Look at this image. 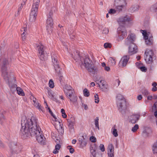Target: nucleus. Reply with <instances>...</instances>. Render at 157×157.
<instances>
[{
  "mask_svg": "<svg viewBox=\"0 0 157 157\" xmlns=\"http://www.w3.org/2000/svg\"><path fill=\"white\" fill-rule=\"evenodd\" d=\"M112 134L115 137H117L118 136L117 131L116 129L114 128L112 132Z\"/></svg>",
  "mask_w": 157,
  "mask_h": 157,
  "instance_id": "obj_46",
  "label": "nucleus"
},
{
  "mask_svg": "<svg viewBox=\"0 0 157 157\" xmlns=\"http://www.w3.org/2000/svg\"><path fill=\"white\" fill-rule=\"evenodd\" d=\"M9 145L12 153H18L20 152L22 148V146L19 144H15L12 142Z\"/></svg>",
  "mask_w": 157,
  "mask_h": 157,
  "instance_id": "obj_13",
  "label": "nucleus"
},
{
  "mask_svg": "<svg viewBox=\"0 0 157 157\" xmlns=\"http://www.w3.org/2000/svg\"><path fill=\"white\" fill-rule=\"evenodd\" d=\"M116 12V10L112 9H110L109 11V13L111 14L115 13Z\"/></svg>",
  "mask_w": 157,
  "mask_h": 157,
  "instance_id": "obj_52",
  "label": "nucleus"
},
{
  "mask_svg": "<svg viewBox=\"0 0 157 157\" xmlns=\"http://www.w3.org/2000/svg\"><path fill=\"white\" fill-rule=\"evenodd\" d=\"M49 86L51 88H52L54 86V83L52 79H50L49 82Z\"/></svg>",
  "mask_w": 157,
  "mask_h": 157,
  "instance_id": "obj_41",
  "label": "nucleus"
},
{
  "mask_svg": "<svg viewBox=\"0 0 157 157\" xmlns=\"http://www.w3.org/2000/svg\"><path fill=\"white\" fill-rule=\"evenodd\" d=\"M131 20L130 17L126 15L124 17H121L119 18L118 21L120 24L124 25L126 22H129Z\"/></svg>",
  "mask_w": 157,
  "mask_h": 157,
  "instance_id": "obj_16",
  "label": "nucleus"
},
{
  "mask_svg": "<svg viewBox=\"0 0 157 157\" xmlns=\"http://www.w3.org/2000/svg\"><path fill=\"white\" fill-rule=\"evenodd\" d=\"M130 59L129 55H125L123 56L119 62V67H125Z\"/></svg>",
  "mask_w": 157,
  "mask_h": 157,
  "instance_id": "obj_15",
  "label": "nucleus"
},
{
  "mask_svg": "<svg viewBox=\"0 0 157 157\" xmlns=\"http://www.w3.org/2000/svg\"><path fill=\"white\" fill-rule=\"evenodd\" d=\"M115 85L117 86V87L118 86L121 82V81L118 79H117L115 80Z\"/></svg>",
  "mask_w": 157,
  "mask_h": 157,
  "instance_id": "obj_53",
  "label": "nucleus"
},
{
  "mask_svg": "<svg viewBox=\"0 0 157 157\" xmlns=\"http://www.w3.org/2000/svg\"><path fill=\"white\" fill-rule=\"evenodd\" d=\"M145 42L146 44L147 45H151L153 43V37L151 35L149 36L147 38H145Z\"/></svg>",
  "mask_w": 157,
  "mask_h": 157,
  "instance_id": "obj_21",
  "label": "nucleus"
},
{
  "mask_svg": "<svg viewBox=\"0 0 157 157\" xmlns=\"http://www.w3.org/2000/svg\"><path fill=\"white\" fill-rule=\"evenodd\" d=\"M59 80L61 84L63 83V76H59Z\"/></svg>",
  "mask_w": 157,
  "mask_h": 157,
  "instance_id": "obj_56",
  "label": "nucleus"
},
{
  "mask_svg": "<svg viewBox=\"0 0 157 157\" xmlns=\"http://www.w3.org/2000/svg\"><path fill=\"white\" fill-rule=\"evenodd\" d=\"M108 157H114V147L112 144H109L108 147Z\"/></svg>",
  "mask_w": 157,
  "mask_h": 157,
  "instance_id": "obj_17",
  "label": "nucleus"
},
{
  "mask_svg": "<svg viewBox=\"0 0 157 157\" xmlns=\"http://www.w3.org/2000/svg\"><path fill=\"white\" fill-rule=\"evenodd\" d=\"M67 148L68 149H69L70 152L71 153H73L75 151L74 149L72 148L71 146H68Z\"/></svg>",
  "mask_w": 157,
  "mask_h": 157,
  "instance_id": "obj_45",
  "label": "nucleus"
},
{
  "mask_svg": "<svg viewBox=\"0 0 157 157\" xmlns=\"http://www.w3.org/2000/svg\"><path fill=\"white\" fill-rule=\"evenodd\" d=\"M61 121V120H60L59 121V123L60 128L59 130V134L62 135L63 134L64 132V128L63 127V125L62 124L60 123V121Z\"/></svg>",
  "mask_w": 157,
  "mask_h": 157,
  "instance_id": "obj_25",
  "label": "nucleus"
},
{
  "mask_svg": "<svg viewBox=\"0 0 157 157\" xmlns=\"http://www.w3.org/2000/svg\"><path fill=\"white\" fill-rule=\"evenodd\" d=\"M148 131L149 130L147 129H145L143 131L142 134L144 137H147L149 136V132Z\"/></svg>",
  "mask_w": 157,
  "mask_h": 157,
  "instance_id": "obj_32",
  "label": "nucleus"
},
{
  "mask_svg": "<svg viewBox=\"0 0 157 157\" xmlns=\"http://www.w3.org/2000/svg\"><path fill=\"white\" fill-rule=\"evenodd\" d=\"M48 111L50 113L51 115V116H52L54 118L55 121H57V118L55 117V115L53 114L50 109L49 107H48Z\"/></svg>",
  "mask_w": 157,
  "mask_h": 157,
  "instance_id": "obj_39",
  "label": "nucleus"
},
{
  "mask_svg": "<svg viewBox=\"0 0 157 157\" xmlns=\"http://www.w3.org/2000/svg\"><path fill=\"white\" fill-rule=\"evenodd\" d=\"M53 15V11L51 10L48 16V18L46 20L47 29L48 31H52L53 27V21L52 17Z\"/></svg>",
  "mask_w": 157,
  "mask_h": 157,
  "instance_id": "obj_11",
  "label": "nucleus"
},
{
  "mask_svg": "<svg viewBox=\"0 0 157 157\" xmlns=\"http://www.w3.org/2000/svg\"><path fill=\"white\" fill-rule=\"evenodd\" d=\"M152 109L153 112L157 111V101L154 103L152 107Z\"/></svg>",
  "mask_w": 157,
  "mask_h": 157,
  "instance_id": "obj_40",
  "label": "nucleus"
},
{
  "mask_svg": "<svg viewBox=\"0 0 157 157\" xmlns=\"http://www.w3.org/2000/svg\"><path fill=\"white\" fill-rule=\"evenodd\" d=\"M62 116L64 118H65L67 117V115L65 113H62Z\"/></svg>",
  "mask_w": 157,
  "mask_h": 157,
  "instance_id": "obj_64",
  "label": "nucleus"
},
{
  "mask_svg": "<svg viewBox=\"0 0 157 157\" xmlns=\"http://www.w3.org/2000/svg\"><path fill=\"white\" fill-rule=\"evenodd\" d=\"M104 46L105 48H110L111 47V44L108 43H105Z\"/></svg>",
  "mask_w": 157,
  "mask_h": 157,
  "instance_id": "obj_47",
  "label": "nucleus"
},
{
  "mask_svg": "<svg viewBox=\"0 0 157 157\" xmlns=\"http://www.w3.org/2000/svg\"><path fill=\"white\" fill-rule=\"evenodd\" d=\"M100 82V83H101L102 85V87H101V89H102L104 88L107 89V87L105 86V82L104 81V80H101Z\"/></svg>",
  "mask_w": 157,
  "mask_h": 157,
  "instance_id": "obj_48",
  "label": "nucleus"
},
{
  "mask_svg": "<svg viewBox=\"0 0 157 157\" xmlns=\"http://www.w3.org/2000/svg\"><path fill=\"white\" fill-rule=\"evenodd\" d=\"M117 107L119 111L122 115L125 114L126 109V101L123 96L120 94L116 97Z\"/></svg>",
  "mask_w": 157,
  "mask_h": 157,
  "instance_id": "obj_5",
  "label": "nucleus"
},
{
  "mask_svg": "<svg viewBox=\"0 0 157 157\" xmlns=\"http://www.w3.org/2000/svg\"><path fill=\"white\" fill-rule=\"evenodd\" d=\"M139 6L137 5L132 6L130 8V10L132 12H134L137 11L139 9Z\"/></svg>",
  "mask_w": 157,
  "mask_h": 157,
  "instance_id": "obj_30",
  "label": "nucleus"
},
{
  "mask_svg": "<svg viewBox=\"0 0 157 157\" xmlns=\"http://www.w3.org/2000/svg\"><path fill=\"white\" fill-rule=\"evenodd\" d=\"M82 106L84 108L85 110H87L88 109V107L86 104H85L83 103H82Z\"/></svg>",
  "mask_w": 157,
  "mask_h": 157,
  "instance_id": "obj_55",
  "label": "nucleus"
},
{
  "mask_svg": "<svg viewBox=\"0 0 157 157\" xmlns=\"http://www.w3.org/2000/svg\"><path fill=\"white\" fill-rule=\"evenodd\" d=\"M90 152L91 153L93 157H96L95 155V150L93 149V147L90 148Z\"/></svg>",
  "mask_w": 157,
  "mask_h": 157,
  "instance_id": "obj_43",
  "label": "nucleus"
},
{
  "mask_svg": "<svg viewBox=\"0 0 157 157\" xmlns=\"http://www.w3.org/2000/svg\"><path fill=\"white\" fill-rule=\"evenodd\" d=\"M27 1V0H23L21 4V5L23 6L25 5Z\"/></svg>",
  "mask_w": 157,
  "mask_h": 157,
  "instance_id": "obj_63",
  "label": "nucleus"
},
{
  "mask_svg": "<svg viewBox=\"0 0 157 157\" xmlns=\"http://www.w3.org/2000/svg\"><path fill=\"white\" fill-rule=\"evenodd\" d=\"M141 31H142L143 33H142V34L144 36V38H147L149 36H151L150 34L149 33H147L146 31L145 30H141Z\"/></svg>",
  "mask_w": 157,
  "mask_h": 157,
  "instance_id": "obj_34",
  "label": "nucleus"
},
{
  "mask_svg": "<svg viewBox=\"0 0 157 157\" xmlns=\"http://www.w3.org/2000/svg\"><path fill=\"white\" fill-rule=\"evenodd\" d=\"M68 126L70 130L74 128V124L75 123V120L74 117H71L67 119Z\"/></svg>",
  "mask_w": 157,
  "mask_h": 157,
  "instance_id": "obj_18",
  "label": "nucleus"
},
{
  "mask_svg": "<svg viewBox=\"0 0 157 157\" xmlns=\"http://www.w3.org/2000/svg\"><path fill=\"white\" fill-rule=\"evenodd\" d=\"M4 59H5L6 61V62H7L8 63V64L6 66H7L6 71H7L8 66V65L9 64L8 60L6 58H5V57H2L0 59V66L1 67V71H2V60Z\"/></svg>",
  "mask_w": 157,
  "mask_h": 157,
  "instance_id": "obj_29",
  "label": "nucleus"
},
{
  "mask_svg": "<svg viewBox=\"0 0 157 157\" xmlns=\"http://www.w3.org/2000/svg\"><path fill=\"white\" fill-rule=\"evenodd\" d=\"M141 93L145 96H147L149 94L148 90L145 88H143L142 90Z\"/></svg>",
  "mask_w": 157,
  "mask_h": 157,
  "instance_id": "obj_33",
  "label": "nucleus"
},
{
  "mask_svg": "<svg viewBox=\"0 0 157 157\" xmlns=\"http://www.w3.org/2000/svg\"><path fill=\"white\" fill-rule=\"evenodd\" d=\"M38 51V56L40 60L45 61L46 59V56L45 55V47L42 44H40L37 46Z\"/></svg>",
  "mask_w": 157,
  "mask_h": 157,
  "instance_id": "obj_10",
  "label": "nucleus"
},
{
  "mask_svg": "<svg viewBox=\"0 0 157 157\" xmlns=\"http://www.w3.org/2000/svg\"><path fill=\"white\" fill-rule=\"evenodd\" d=\"M60 147V145L59 144H57L55 146V149L54 150L53 153L55 154H56L58 153Z\"/></svg>",
  "mask_w": 157,
  "mask_h": 157,
  "instance_id": "obj_31",
  "label": "nucleus"
},
{
  "mask_svg": "<svg viewBox=\"0 0 157 157\" xmlns=\"http://www.w3.org/2000/svg\"><path fill=\"white\" fill-rule=\"evenodd\" d=\"M152 150L153 154L157 153V140L153 144L152 147Z\"/></svg>",
  "mask_w": 157,
  "mask_h": 157,
  "instance_id": "obj_24",
  "label": "nucleus"
},
{
  "mask_svg": "<svg viewBox=\"0 0 157 157\" xmlns=\"http://www.w3.org/2000/svg\"><path fill=\"white\" fill-rule=\"evenodd\" d=\"M139 128V126L137 124H136L132 128V131L133 132L136 131Z\"/></svg>",
  "mask_w": 157,
  "mask_h": 157,
  "instance_id": "obj_42",
  "label": "nucleus"
},
{
  "mask_svg": "<svg viewBox=\"0 0 157 157\" xmlns=\"http://www.w3.org/2000/svg\"><path fill=\"white\" fill-rule=\"evenodd\" d=\"M157 83L155 82H154L152 84V86L153 87L152 88V91L154 92L155 91L157 90Z\"/></svg>",
  "mask_w": 157,
  "mask_h": 157,
  "instance_id": "obj_37",
  "label": "nucleus"
},
{
  "mask_svg": "<svg viewBox=\"0 0 157 157\" xmlns=\"http://www.w3.org/2000/svg\"><path fill=\"white\" fill-rule=\"evenodd\" d=\"M104 69L105 71H108L110 70V67H109L107 66L104 67Z\"/></svg>",
  "mask_w": 157,
  "mask_h": 157,
  "instance_id": "obj_62",
  "label": "nucleus"
},
{
  "mask_svg": "<svg viewBox=\"0 0 157 157\" xmlns=\"http://www.w3.org/2000/svg\"><path fill=\"white\" fill-rule=\"evenodd\" d=\"M99 117H97L95 119V127L97 128L98 130L99 129Z\"/></svg>",
  "mask_w": 157,
  "mask_h": 157,
  "instance_id": "obj_35",
  "label": "nucleus"
},
{
  "mask_svg": "<svg viewBox=\"0 0 157 157\" xmlns=\"http://www.w3.org/2000/svg\"><path fill=\"white\" fill-rule=\"evenodd\" d=\"M117 39L119 41L122 40L127 35L126 29L124 26H120L117 29Z\"/></svg>",
  "mask_w": 157,
  "mask_h": 157,
  "instance_id": "obj_9",
  "label": "nucleus"
},
{
  "mask_svg": "<svg viewBox=\"0 0 157 157\" xmlns=\"http://www.w3.org/2000/svg\"><path fill=\"white\" fill-rule=\"evenodd\" d=\"M135 40V35L131 33L128 36L125 40V44L129 46L128 53L130 55L136 54L137 52V46L134 43Z\"/></svg>",
  "mask_w": 157,
  "mask_h": 157,
  "instance_id": "obj_3",
  "label": "nucleus"
},
{
  "mask_svg": "<svg viewBox=\"0 0 157 157\" xmlns=\"http://www.w3.org/2000/svg\"><path fill=\"white\" fill-rule=\"evenodd\" d=\"M22 29H23V31L24 32H23V34H27V28L26 27H24Z\"/></svg>",
  "mask_w": 157,
  "mask_h": 157,
  "instance_id": "obj_57",
  "label": "nucleus"
},
{
  "mask_svg": "<svg viewBox=\"0 0 157 157\" xmlns=\"http://www.w3.org/2000/svg\"><path fill=\"white\" fill-rule=\"evenodd\" d=\"M100 150L104 152L105 151L104 146L103 144H100L99 146Z\"/></svg>",
  "mask_w": 157,
  "mask_h": 157,
  "instance_id": "obj_50",
  "label": "nucleus"
},
{
  "mask_svg": "<svg viewBox=\"0 0 157 157\" xmlns=\"http://www.w3.org/2000/svg\"><path fill=\"white\" fill-rule=\"evenodd\" d=\"M144 55L145 59L148 63L153 62V59H156L155 55L152 50L146 49Z\"/></svg>",
  "mask_w": 157,
  "mask_h": 157,
  "instance_id": "obj_8",
  "label": "nucleus"
},
{
  "mask_svg": "<svg viewBox=\"0 0 157 157\" xmlns=\"http://www.w3.org/2000/svg\"><path fill=\"white\" fill-rule=\"evenodd\" d=\"M74 91L72 89L68 91L67 94H65L67 97L69 99L71 102L74 104H77V97L74 94Z\"/></svg>",
  "mask_w": 157,
  "mask_h": 157,
  "instance_id": "obj_12",
  "label": "nucleus"
},
{
  "mask_svg": "<svg viewBox=\"0 0 157 157\" xmlns=\"http://www.w3.org/2000/svg\"><path fill=\"white\" fill-rule=\"evenodd\" d=\"M142 98V96L141 95H139L137 97V99L139 100H141Z\"/></svg>",
  "mask_w": 157,
  "mask_h": 157,
  "instance_id": "obj_61",
  "label": "nucleus"
},
{
  "mask_svg": "<svg viewBox=\"0 0 157 157\" xmlns=\"http://www.w3.org/2000/svg\"><path fill=\"white\" fill-rule=\"evenodd\" d=\"M40 0H34L33 3L31 12L30 13L29 21L34 22L35 21L38 12Z\"/></svg>",
  "mask_w": 157,
  "mask_h": 157,
  "instance_id": "obj_6",
  "label": "nucleus"
},
{
  "mask_svg": "<svg viewBox=\"0 0 157 157\" xmlns=\"http://www.w3.org/2000/svg\"><path fill=\"white\" fill-rule=\"evenodd\" d=\"M27 34H23V33H22L21 35V37L22 38V39L23 40H25L26 38V36Z\"/></svg>",
  "mask_w": 157,
  "mask_h": 157,
  "instance_id": "obj_59",
  "label": "nucleus"
},
{
  "mask_svg": "<svg viewBox=\"0 0 157 157\" xmlns=\"http://www.w3.org/2000/svg\"><path fill=\"white\" fill-rule=\"evenodd\" d=\"M30 99L33 100V101L34 103V106H35V107H36L40 110H42V109H41V106L40 105L39 103H37L36 102V98H35L33 95H32L31 96H30Z\"/></svg>",
  "mask_w": 157,
  "mask_h": 157,
  "instance_id": "obj_22",
  "label": "nucleus"
},
{
  "mask_svg": "<svg viewBox=\"0 0 157 157\" xmlns=\"http://www.w3.org/2000/svg\"><path fill=\"white\" fill-rule=\"evenodd\" d=\"M5 119L4 116V111L3 110L0 111V124H2Z\"/></svg>",
  "mask_w": 157,
  "mask_h": 157,
  "instance_id": "obj_28",
  "label": "nucleus"
},
{
  "mask_svg": "<svg viewBox=\"0 0 157 157\" xmlns=\"http://www.w3.org/2000/svg\"><path fill=\"white\" fill-rule=\"evenodd\" d=\"M38 119L34 117L31 119L23 118L21 120L22 128L20 129V135L22 138L25 139L30 136H35L38 143L44 145L45 138L42 135V132L38 124Z\"/></svg>",
  "mask_w": 157,
  "mask_h": 157,
  "instance_id": "obj_1",
  "label": "nucleus"
},
{
  "mask_svg": "<svg viewBox=\"0 0 157 157\" xmlns=\"http://www.w3.org/2000/svg\"><path fill=\"white\" fill-rule=\"evenodd\" d=\"M140 68L141 71L143 72H146L147 71V68L144 66L141 67Z\"/></svg>",
  "mask_w": 157,
  "mask_h": 157,
  "instance_id": "obj_51",
  "label": "nucleus"
},
{
  "mask_svg": "<svg viewBox=\"0 0 157 157\" xmlns=\"http://www.w3.org/2000/svg\"><path fill=\"white\" fill-rule=\"evenodd\" d=\"M109 32V29L107 28H105L103 30V33L107 34Z\"/></svg>",
  "mask_w": 157,
  "mask_h": 157,
  "instance_id": "obj_58",
  "label": "nucleus"
},
{
  "mask_svg": "<svg viewBox=\"0 0 157 157\" xmlns=\"http://www.w3.org/2000/svg\"><path fill=\"white\" fill-rule=\"evenodd\" d=\"M111 59H110V60L109 61V62H111L112 63V66L115 65L116 64V60L115 59H114L113 58H111Z\"/></svg>",
  "mask_w": 157,
  "mask_h": 157,
  "instance_id": "obj_44",
  "label": "nucleus"
},
{
  "mask_svg": "<svg viewBox=\"0 0 157 157\" xmlns=\"http://www.w3.org/2000/svg\"><path fill=\"white\" fill-rule=\"evenodd\" d=\"M81 62L89 72L93 75L97 72V68L94 66L92 61L89 57L86 56L85 58H82Z\"/></svg>",
  "mask_w": 157,
  "mask_h": 157,
  "instance_id": "obj_4",
  "label": "nucleus"
},
{
  "mask_svg": "<svg viewBox=\"0 0 157 157\" xmlns=\"http://www.w3.org/2000/svg\"><path fill=\"white\" fill-rule=\"evenodd\" d=\"M90 140L92 142H95L96 141V139L95 137L93 136L90 137Z\"/></svg>",
  "mask_w": 157,
  "mask_h": 157,
  "instance_id": "obj_54",
  "label": "nucleus"
},
{
  "mask_svg": "<svg viewBox=\"0 0 157 157\" xmlns=\"http://www.w3.org/2000/svg\"><path fill=\"white\" fill-rule=\"evenodd\" d=\"M83 94H84V95L85 97H88L89 96V95H90L89 92L87 89H86V88L85 89L83 90Z\"/></svg>",
  "mask_w": 157,
  "mask_h": 157,
  "instance_id": "obj_38",
  "label": "nucleus"
},
{
  "mask_svg": "<svg viewBox=\"0 0 157 157\" xmlns=\"http://www.w3.org/2000/svg\"><path fill=\"white\" fill-rule=\"evenodd\" d=\"M140 116L139 115H133L130 117V121L132 123L135 124L139 120Z\"/></svg>",
  "mask_w": 157,
  "mask_h": 157,
  "instance_id": "obj_20",
  "label": "nucleus"
},
{
  "mask_svg": "<svg viewBox=\"0 0 157 157\" xmlns=\"http://www.w3.org/2000/svg\"><path fill=\"white\" fill-rule=\"evenodd\" d=\"M72 56L73 59L76 62L78 60L81 61L82 60V57L80 56L79 52L78 51H76L75 53H72Z\"/></svg>",
  "mask_w": 157,
  "mask_h": 157,
  "instance_id": "obj_19",
  "label": "nucleus"
},
{
  "mask_svg": "<svg viewBox=\"0 0 157 157\" xmlns=\"http://www.w3.org/2000/svg\"><path fill=\"white\" fill-rule=\"evenodd\" d=\"M126 4L125 0H115L114 5L119 11H120Z\"/></svg>",
  "mask_w": 157,
  "mask_h": 157,
  "instance_id": "obj_14",
  "label": "nucleus"
},
{
  "mask_svg": "<svg viewBox=\"0 0 157 157\" xmlns=\"http://www.w3.org/2000/svg\"><path fill=\"white\" fill-rule=\"evenodd\" d=\"M23 7V6H22L21 5V6H20L19 7V8H18V10L17 14H19L20 12V11L21 10V9Z\"/></svg>",
  "mask_w": 157,
  "mask_h": 157,
  "instance_id": "obj_60",
  "label": "nucleus"
},
{
  "mask_svg": "<svg viewBox=\"0 0 157 157\" xmlns=\"http://www.w3.org/2000/svg\"><path fill=\"white\" fill-rule=\"evenodd\" d=\"M151 11L155 12L157 11V4L156 3L153 5L151 8Z\"/></svg>",
  "mask_w": 157,
  "mask_h": 157,
  "instance_id": "obj_36",
  "label": "nucleus"
},
{
  "mask_svg": "<svg viewBox=\"0 0 157 157\" xmlns=\"http://www.w3.org/2000/svg\"><path fill=\"white\" fill-rule=\"evenodd\" d=\"M82 138L81 139L79 138V142L81 146L82 147H83L86 145L87 144V143L86 142L83 136H82Z\"/></svg>",
  "mask_w": 157,
  "mask_h": 157,
  "instance_id": "obj_23",
  "label": "nucleus"
},
{
  "mask_svg": "<svg viewBox=\"0 0 157 157\" xmlns=\"http://www.w3.org/2000/svg\"><path fill=\"white\" fill-rule=\"evenodd\" d=\"M17 91L18 94L21 96H25V94L23 91V90L20 87H18L17 88Z\"/></svg>",
  "mask_w": 157,
  "mask_h": 157,
  "instance_id": "obj_27",
  "label": "nucleus"
},
{
  "mask_svg": "<svg viewBox=\"0 0 157 157\" xmlns=\"http://www.w3.org/2000/svg\"><path fill=\"white\" fill-rule=\"evenodd\" d=\"M94 98L95 103H98L99 101L98 95L97 94L95 95Z\"/></svg>",
  "mask_w": 157,
  "mask_h": 157,
  "instance_id": "obj_49",
  "label": "nucleus"
},
{
  "mask_svg": "<svg viewBox=\"0 0 157 157\" xmlns=\"http://www.w3.org/2000/svg\"><path fill=\"white\" fill-rule=\"evenodd\" d=\"M72 89L70 85H65L64 87L63 88V91L65 94H67L68 91Z\"/></svg>",
  "mask_w": 157,
  "mask_h": 157,
  "instance_id": "obj_26",
  "label": "nucleus"
},
{
  "mask_svg": "<svg viewBox=\"0 0 157 157\" xmlns=\"http://www.w3.org/2000/svg\"><path fill=\"white\" fill-rule=\"evenodd\" d=\"M52 65L54 67L55 70L57 74H60L61 68L60 67V62L57 54L53 53L52 55Z\"/></svg>",
  "mask_w": 157,
  "mask_h": 157,
  "instance_id": "obj_7",
  "label": "nucleus"
},
{
  "mask_svg": "<svg viewBox=\"0 0 157 157\" xmlns=\"http://www.w3.org/2000/svg\"><path fill=\"white\" fill-rule=\"evenodd\" d=\"M2 62V76L4 80L8 83L11 91L13 93L14 91L17 90V88H18L17 85L15 84L16 80L13 76L12 77L11 75L6 71V66L8 64L7 62L5 59L3 60Z\"/></svg>",
  "mask_w": 157,
  "mask_h": 157,
  "instance_id": "obj_2",
  "label": "nucleus"
}]
</instances>
